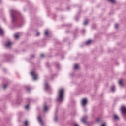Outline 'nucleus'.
<instances>
[{"instance_id":"nucleus-16","label":"nucleus","mask_w":126,"mask_h":126,"mask_svg":"<svg viewBox=\"0 0 126 126\" xmlns=\"http://www.w3.org/2000/svg\"><path fill=\"white\" fill-rule=\"evenodd\" d=\"M25 126H28V122L27 121H26L25 122Z\"/></svg>"},{"instance_id":"nucleus-6","label":"nucleus","mask_w":126,"mask_h":126,"mask_svg":"<svg viewBox=\"0 0 126 126\" xmlns=\"http://www.w3.org/2000/svg\"><path fill=\"white\" fill-rule=\"evenodd\" d=\"M37 120L38 121V122L40 123V124H43V121H42V119H41V117L40 116H38L37 117Z\"/></svg>"},{"instance_id":"nucleus-21","label":"nucleus","mask_w":126,"mask_h":126,"mask_svg":"<svg viewBox=\"0 0 126 126\" xmlns=\"http://www.w3.org/2000/svg\"><path fill=\"white\" fill-rule=\"evenodd\" d=\"M25 108L27 109H29V105H26L25 106Z\"/></svg>"},{"instance_id":"nucleus-13","label":"nucleus","mask_w":126,"mask_h":126,"mask_svg":"<svg viewBox=\"0 0 126 126\" xmlns=\"http://www.w3.org/2000/svg\"><path fill=\"white\" fill-rule=\"evenodd\" d=\"M44 112H46V111H48V107H47V106H44Z\"/></svg>"},{"instance_id":"nucleus-27","label":"nucleus","mask_w":126,"mask_h":126,"mask_svg":"<svg viewBox=\"0 0 126 126\" xmlns=\"http://www.w3.org/2000/svg\"><path fill=\"white\" fill-rule=\"evenodd\" d=\"M97 121H99V119H97Z\"/></svg>"},{"instance_id":"nucleus-25","label":"nucleus","mask_w":126,"mask_h":126,"mask_svg":"<svg viewBox=\"0 0 126 126\" xmlns=\"http://www.w3.org/2000/svg\"><path fill=\"white\" fill-rule=\"evenodd\" d=\"M101 126H106V124L105 123H103L102 124Z\"/></svg>"},{"instance_id":"nucleus-7","label":"nucleus","mask_w":126,"mask_h":126,"mask_svg":"<svg viewBox=\"0 0 126 126\" xmlns=\"http://www.w3.org/2000/svg\"><path fill=\"white\" fill-rule=\"evenodd\" d=\"M3 35V30L0 27V36Z\"/></svg>"},{"instance_id":"nucleus-10","label":"nucleus","mask_w":126,"mask_h":126,"mask_svg":"<svg viewBox=\"0 0 126 126\" xmlns=\"http://www.w3.org/2000/svg\"><path fill=\"white\" fill-rule=\"evenodd\" d=\"M14 38H15V39H18V38H19V35L17 34H15Z\"/></svg>"},{"instance_id":"nucleus-15","label":"nucleus","mask_w":126,"mask_h":126,"mask_svg":"<svg viewBox=\"0 0 126 126\" xmlns=\"http://www.w3.org/2000/svg\"><path fill=\"white\" fill-rule=\"evenodd\" d=\"M81 121H82V123H84L85 124V123H86V120H85V119H84V118L82 119Z\"/></svg>"},{"instance_id":"nucleus-8","label":"nucleus","mask_w":126,"mask_h":126,"mask_svg":"<svg viewBox=\"0 0 126 126\" xmlns=\"http://www.w3.org/2000/svg\"><path fill=\"white\" fill-rule=\"evenodd\" d=\"M119 84L120 86H123V81L122 80H119Z\"/></svg>"},{"instance_id":"nucleus-12","label":"nucleus","mask_w":126,"mask_h":126,"mask_svg":"<svg viewBox=\"0 0 126 126\" xmlns=\"http://www.w3.org/2000/svg\"><path fill=\"white\" fill-rule=\"evenodd\" d=\"M74 69H78V65L77 64H75L74 66Z\"/></svg>"},{"instance_id":"nucleus-1","label":"nucleus","mask_w":126,"mask_h":126,"mask_svg":"<svg viewBox=\"0 0 126 126\" xmlns=\"http://www.w3.org/2000/svg\"><path fill=\"white\" fill-rule=\"evenodd\" d=\"M63 100V89H60L58 93V99L59 102H62Z\"/></svg>"},{"instance_id":"nucleus-23","label":"nucleus","mask_w":126,"mask_h":126,"mask_svg":"<svg viewBox=\"0 0 126 126\" xmlns=\"http://www.w3.org/2000/svg\"><path fill=\"white\" fill-rule=\"evenodd\" d=\"M118 26H119V25H118V24H115V28H118Z\"/></svg>"},{"instance_id":"nucleus-4","label":"nucleus","mask_w":126,"mask_h":126,"mask_svg":"<svg viewBox=\"0 0 126 126\" xmlns=\"http://www.w3.org/2000/svg\"><path fill=\"white\" fill-rule=\"evenodd\" d=\"M12 45V43L10 42H8L7 43L5 44V46L7 48L10 47V46Z\"/></svg>"},{"instance_id":"nucleus-20","label":"nucleus","mask_w":126,"mask_h":126,"mask_svg":"<svg viewBox=\"0 0 126 126\" xmlns=\"http://www.w3.org/2000/svg\"><path fill=\"white\" fill-rule=\"evenodd\" d=\"M6 87H7V85L4 84L3 86L4 89H5L6 88Z\"/></svg>"},{"instance_id":"nucleus-11","label":"nucleus","mask_w":126,"mask_h":126,"mask_svg":"<svg viewBox=\"0 0 126 126\" xmlns=\"http://www.w3.org/2000/svg\"><path fill=\"white\" fill-rule=\"evenodd\" d=\"M114 118L115 119V120H119V116H118L117 115H114Z\"/></svg>"},{"instance_id":"nucleus-14","label":"nucleus","mask_w":126,"mask_h":126,"mask_svg":"<svg viewBox=\"0 0 126 126\" xmlns=\"http://www.w3.org/2000/svg\"><path fill=\"white\" fill-rule=\"evenodd\" d=\"M108 1H110L112 3H115V2H116V1H115V0H108Z\"/></svg>"},{"instance_id":"nucleus-5","label":"nucleus","mask_w":126,"mask_h":126,"mask_svg":"<svg viewBox=\"0 0 126 126\" xmlns=\"http://www.w3.org/2000/svg\"><path fill=\"white\" fill-rule=\"evenodd\" d=\"M44 87H45V90H48V89L50 88V86H49V84H48L47 83H45L44 85Z\"/></svg>"},{"instance_id":"nucleus-17","label":"nucleus","mask_w":126,"mask_h":126,"mask_svg":"<svg viewBox=\"0 0 126 126\" xmlns=\"http://www.w3.org/2000/svg\"><path fill=\"white\" fill-rule=\"evenodd\" d=\"M111 90H112V91H115V86H112V87H111Z\"/></svg>"},{"instance_id":"nucleus-2","label":"nucleus","mask_w":126,"mask_h":126,"mask_svg":"<svg viewBox=\"0 0 126 126\" xmlns=\"http://www.w3.org/2000/svg\"><path fill=\"white\" fill-rule=\"evenodd\" d=\"M31 74L33 76V78L34 80H36V79H37L38 78V75L37 74H35V72H32L31 73Z\"/></svg>"},{"instance_id":"nucleus-3","label":"nucleus","mask_w":126,"mask_h":126,"mask_svg":"<svg viewBox=\"0 0 126 126\" xmlns=\"http://www.w3.org/2000/svg\"><path fill=\"white\" fill-rule=\"evenodd\" d=\"M81 103H82V106L84 107V106H85V105L87 104V99H83V100H82Z\"/></svg>"},{"instance_id":"nucleus-22","label":"nucleus","mask_w":126,"mask_h":126,"mask_svg":"<svg viewBox=\"0 0 126 126\" xmlns=\"http://www.w3.org/2000/svg\"><path fill=\"white\" fill-rule=\"evenodd\" d=\"M44 57H45V55L44 54H42L40 55V57L41 58H44Z\"/></svg>"},{"instance_id":"nucleus-26","label":"nucleus","mask_w":126,"mask_h":126,"mask_svg":"<svg viewBox=\"0 0 126 126\" xmlns=\"http://www.w3.org/2000/svg\"><path fill=\"white\" fill-rule=\"evenodd\" d=\"M74 126H79L77 124H75Z\"/></svg>"},{"instance_id":"nucleus-18","label":"nucleus","mask_w":126,"mask_h":126,"mask_svg":"<svg viewBox=\"0 0 126 126\" xmlns=\"http://www.w3.org/2000/svg\"><path fill=\"white\" fill-rule=\"evenodd\" d=\"M87 23H88V21H85L84 22V25H87Z\"/></svg>"},{"instance_id":"nucleus-24","label":"nucleus","mask_w":126,"mask_h":126,"mask_svg":"<svg viewBox=\"0 0 126 126\" xmlns=\"http://www.w3.org/2000/svg\"><path fill=\"white\" fill-rule=\"evenodd\" d=\"M40 35V32H37L36 33V36H39Z\"/></svg>"},{"instance_id":"nucleus-9","label":"nucleus","mask_w":126,"mask_h":126,"mask_svg":"<svg viewBox=\"0 0 126 126\" xmlns=\"http://www.w3.org/2000/svg\"><path fill=\"white\" fill-rule=\"evenodd\" d=\"M91 43V40H89L87 41L85 43L86 45H89Z\"/></svg>"},{"instance_id":"nucleus-19","label":"nucleus","mask_w":126,"mask_h":126,"mask_svg":"<svg viewBox=\"0 0 126 126\" xmlns=\"http://www.w3.org/2000/svg\"><path fill=\"white\" fill-rule=\"evenodd\" d=\"M48 31H46L45 32V36H48Z\"/></svg>"}]
</instances>
